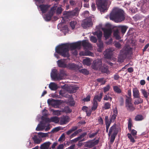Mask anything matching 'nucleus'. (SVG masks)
I'll list each match as a JSON object with an SVG mask.
<instances>
[{
    "instance_id": "f257e3e1",
    "label": "nucleus",
    "mask_w": 149,
    "mask_h": 149,
    "mask_svg": "<svg viewBox=\"0 0 149 149\" xmlns=\"http://www.w3.org/2000/svg\"><path fill=\"white\" fill-rule=\"evenodd\" d=\"M69 48L71 49H76L74 43L71 44H63L58 46L56 48V52L60 55L65 57L70 56L69 53Z\"/></svg>"
},
{
    "instance_id": "f03ea898",
    "label": "nucleus",
    "mask_w": 149,
    "mask_h": 149,
    "mask_svg": "<svg viewBox=\"0 0 149 149\" xmlns=\"http://www.w3.org/2000/svg\"><path fill=\"white\" fill-rule=\"evenodd\" d=\"M109 17L111 20L117 22H121L125 18L124 11L120 9L114 8L110 13Z\"/></svg>"
},
{
    "instance_id": "7ed1b4c3",
    "label": "nucleus",
    "mask_w": 149,
    "mask_h": 149,
    "mask_svg": "<svg viewBox=\"0 0 149 149\" xmlns=\"http://www.w3.org/2000/svg\"><path fill=\"white\" fill-rule=\"evenodd\" d=\"M60 73H58L57 70L56 69H53L52 73H51V78L54 81H59L62 80L63 79V75H65V73L64 70L61 69L60 70Z\"/></svg>"
},
{
    "instance_id": "20e7f679",
    "label": "nucleus",
    "mask_w": 149,
    "mask_h": 149,
    "mask_svg": "<svg viewBox=\"0 0 149 149\" xmlns=\"http://www.w3.org/2000/svg\"><path fill=\"white\" fill-rule=\"evenodd\" d=\"M79 8H76L74 10L71 11H66L64 14V16L62 18V20L65 21L66 19H69L74 16H77L79 14Z\"/></svg>"
},
{
    "instance_id": "39448f33",
    "label": "nucleus",
    "mask_w": 149,
    "mask_h": 149,
    "mask_svg": "<svg viewBox=\"0 0 149 149\" xmlns=\"http://www.w3.org/2000/svg\"><path fill=\"white\" fill-rule=\"evenodd\" d=\"M96 5L98 8L101 11L105 12L107 10V3L104 0H98L96 1Z\"/></svg>"
},
{
    "instance_id": "423d86ee",
    "label": "nucleus",
    "mask_w": 149,
    "mask_h": 149,
    "mask_svg": "<svg viewBox=\"0 0 149 149\" xmlns=\"http://www.w3.org/2000/svg\"><path fill=\"white\" fill-rule=\"evenodd\" d=\"M56 8L57 6H55L51 8L50 11L45 15V19L46 21H48L51 20V18L54 14L55 11L56 9Z\"/></svg>"
},
{
    "instance_id": "0eeeda50",
    "label": "nucleus",
    "mask_w": 149,
    "mask_h": 149,
    "mask_svg": "<svg viewBox=\"0 0 149 149\" xmlns=\"http://www.w3.org/2000/svg\"><path fill=\"white\" fill-rule=\"evenodd\" d=\"M92 25L91 19L87 18L83 20L81 23V26L84 29L89 27Z\"/></svg>"
},
{
    "instance_id": "6e6552de",
    "label": "nucleus",
    "mask_w": 149,
    "mask_h": 149,
    "mask_svg": "<svg viewBox=\"0 0 149 149\" xmlns=\"http://www.w3.org/2000/svg\"><path fill=\"white\" fill-rule=\"evenodd\" d=\"M99 143V140H97L95 141L90 140L84 143V146L86 147L91 148Z\"/></svg>"
},
{
    "instance_id": "1a4fd4ad",
    "label": "nucleus",
    "mask_w": 149,
    "mask_h": 149,
    "mask_svg": "<svg viewBox=\"0 0 149 149\" xmlns=\"http://www.w3.org/2000/svg\"><path fill=\"white\" fill-rule=\"evenodd\" d=\"M79 88V87L74 86H65V89L69 93H72L76 92L77 90Z\"/></svg>"
},
{
    "instance_id": "9d476101",
    "label": "nucleus",
    "mask_w": 149,
    "mask_h": 149,
    "mask_svg": "<svg viewBox=\"0 0 149 149\" xmlns=\"http://www.w3.org/2000/svg\"><path fill=\"white\" fill-rule=\"evenodd\" d=\"M120 51L121 52H122L127 56V55L131 53L132 48L130 47L129 46H125L122 49L120 50Z\"/></svg>"
},
{
    "instance_id": "9b49d317",
    "label": "nucleus",
    "mask_w": 149,
    "mask_h": 149,
    "mask_svg": "<svg viewBox=\"0 0 149 149\" xmlns=\"http://www.w3.org/2000/svg\"><path fill=\"white\" fill-rule=\"evenodd\" d=\"M102 62L101 60L98 61H93V63L92 65V68L93 69L97 70L100 69L101 66Z\"/></svg>"
},
{
    "instance_id": "f8f14e48",
    "label": "nucleus",
    "mask_w": 149,
    "mask_h": 149,
    "mask_svg": "<svg viewBox=\"0 0 149 149\" xmlns=\"http://www.w3.org/2000/svg\"><path fill=\"white\" fill-rule=\"evenodd\" d=\"M58 66L59 67L66 68L67 67V62L65 59H61L57 61Z\"/></svg>"
},
{
    "instance_id": "ddd939ff",
    "label": "nucleus",
    "mask_w": 149,
    "mask_h": 149,
    "mask_svg": "<svg viewBox=\"0 0 149 149\" xmlns=\"http://www.w3.org/2000/svg\"><path fill=\"white\" fill-rule=\"evenodd\" d=\"M104 54L105 58L110 59L113 55V50L111 49H108L105 50Z\"/></svg>"
},
{
    "instance_id": "4468645a",
    "label": "nucleus",
    "mask_w": 149,
    "mask_h": 149,
    "mask_svg": "<svg viewBox=\"0 0 149 149\" xmlns=\"http://www.w3.org/2000/svg\"><path fill=\"white\" fill-rule=\"evenodd\" d=\"M104 36L106 39L108 38L110 36L112 32L111 29H103Z\"/></svg>"
},
{
    "instance_id": "2eb2a0df",
    "label": "nucleus",
    "mask_w": 149,
    "mask_h": 149,
    "mask_svg": "<svg viewBox=\"0 0 149 149\" xmlns=\"http://www.w3.org/2000/svg\"><path fill=\"white\" fill-rule=\"evenodd\" d=\"M41 11L43 13H46L50 7V6L48 5L42 4L39 5Z\"/></svg>"
},
{
    "instance_id": "dca6fc26",
    "label": "nucleus",
    "mask_w": 149,
    "mask_h": 149,
    "mask_svg": "<svg viewBox=\"0 0 149 149\" xmlns=\"http://www.w3.org/2000/svg\"><path fill=\"white\" fill-rule=\"evenodd\" d=\"M81 45L85 48L90 49L92 47V45L86 40H83L81 42Z\"/></svg>"
},
{
    "instance_id": "f3484780",
    "label": "nucleus",
    "mask_w": 149,
    "mask_h": 149,
    "mask_svg": "<svg viewBox=\"0 0 149 149\" xmlns=\"http://www.w3.org/2000/svg\"><path fill=\"white\" fill-rule=\"evenodd\" d=\"M118 112L117 107H115L113 109V114L111 116H110V119L112 122H113L116 118L118 115Z\"/></svg>"
},
{
    "instance_id": "a211bd4d",
    "label": "nucleus",
    "mask_w": 149,
    "mask_h": 149,
    "mask_svg": "<svg viewBox=\"0 0 149 149\" xmlns=\"http://www.w3.org/2000/svg\"><path fill=\"white\" fill-rule=\"evenodd\" d=\"M66 68L75 70H77L79 69L78 66L73 63H69L67 65V67Z\"/></svg>"
},
{
    "instance_id": "6ab92c4d",
    "label": "nucleus",
    "mask_w": 149,
    "mask_h": 149,
    "mask_svg": "<svg viewBox=\"0 0 149 149\" xmlns=\"http://www.w3.org/2000/svg\"><path fill=\"white\" fill-rule=\"evenodd\" d=\"M32 139L35 144H39L42 141V138L37 135H34L33 137H32Z\"/></svg>"
},
{
    "instance_id": "aec40b11",
    "label": "nucleus",
    "mask_w": 149,
    "mask_h": 149,
    "mask_svg": "<svg viewBox=\"0 0 149 149\" xmlns=\"http://www.w3.org/2000/svg\"><path fill=\"white\" fill-rule=\"evenodd\" d=\"M126 57L127 56L120 51V54L118 56V61L121 62H123Z\"/></svg>"
},
{
    "instance_id": "412c9836",
    "label": "nucleus",
    "mask_w": 149,
    "mask_h": 149,
    "mask_svg": "<svg viewBox=\"0 0 149 149\" xmlns=\"http://www.w3.org/2000/svg\"><path fill=\"white\" fill-rule=\"evenodd\" d=\"M97 45L98 47V51L100 52H102L104 47L103 43L102 41L101 40H98V42L97 43Z\"/></svg>"
},
{
    "instance_id": "4be33fe9",
    "label": "nucleus",
    "mask_w": 149,
    "mask_h": 149,
    "mask_svg": "<svg viewBox=\"0 0 149 149\" xmlns=\"http://www.w3.org/2000/svg\"><path fill=\"white\" fill-rule=\"evenodd\" d=\"M103 94V93L101 92L100 93L99 95H95L94 97L93 101L97 102V100L99 102H100L102 98Z\"/></svg>"
},
{
    "instance_id": "5701e85b",
    "label": "nucleus",
    "mask_w": 149,
    "mask_h": 149,
    "mask_svg": "<svg viewBox=\"0 0 149 149\" xmlns=\"http://www.w3.org/2000/svg\"><path fill=\"white\" fill-rule=\"evenodd\" d=\"M51 143L49 142H47L42 144L40 146L41 149H48Z\"/></svg>"
},
{
    "instance_id": "b1692460",
    "label": "nucleus",
    "mask_w": 149,
    "mask_h": 149,
    "mask_svg": "<svg viewBox=\"0 0 149 149\" xmlns=\"http://www.w3.org/2000/svg\"><path fill=\"white\" fill-rule=\"evenodd\" d=\"M133 96L135 98H137L140 97L139 92L138 89L136 88L133 89Z\"/></svg>"
},
{
    "instance_id": "393cba45",
    "label": "nucleus",
    "mask_w": 149,
    "mask_h": 149,
    "mask_svg": "<svg viewBox=\"0 0 149 149\" xmlns=\"http://www.w3.org/2000/svg\"><path fill=\"white\" fill-rule=\"evenodd\" d=\"M100 70L103 72L108 73L109 71V67L106 65H104L101 66Z\"/></svg>"
},
{
    "instance_id": "a878e982",
    "label": "nucleus",
    "mask_w": 149,
    "mask_h": 149,
    "mask_svg": "<svg viewBox=\"0 0 149 149\" xmlns=\"http://www.w3.org/2000/svg\"><path fill=\"white\" fill-rule=\"evenodd\" d=\"M45 124L42 123H41L40 124H38L36 128V130L37 131H41L44 130L45 127Z\"/></svg>"
},
{
    "instance_id": "bb28decb",
    "label": "nucleus",
    "mask_w": 149,
    "mask_h": 149,
    "mask_svg": "<svg viewBox=\"0 0 149 149\" xmlns=\"http://www.w3.org/2000/svg\"><path fill=\"white\" fill-rule=\"evenodd\" d=\"M125 105L127 110L129 111H132L135 109V107L134 106L133 104L132 103Z\"/></svg>"
},
{
    "instance_id": "cd10ccee",
    "label": "nucleus",
    "mask_w": 149,
    "mask_h": 149,
    "mask_svg": "<svg viewBox=\"0 0 149 149\" xmlns=\"http://www.w3.org/2000/svg\"><path fill=\"white\" fill-rule=\"evenodd\" d=\"M49 87L52 90H55L57 89V85L54 82L51 83L49 84Z\"/></svg>"
},
{
    "instance_id": "c85d7f7f",
    "label": "nucleus",
    "mask_w": 149,
    "mask_h": 149,
    "mask_svg": "<svg viewBox=\"0 0 149 149\" xmlns=\"http://www.w3.org/2000/svg\"><path fill=\"white\" fill-rule=\"evenodd\" d=\"M119 31L118 29H116L113 32V35L116 39L119 40L120 38V37L119 35Z\"/></svg>"
},
{
    "instance_id": "c756f323",
    "label": "nucleus",
    "mask_w": 149,
    "mask_h": 149,
    "mask_svg": "<svg viewBox=\"0 0 149 149\" xmlns=\"http://www.w3.org/2000/svg\"><path fill=\"white\" fill-rule=\"evenodd\" d=\"M94 35L97 36L98 40H101V38L102 36V33L101 31L95 32L93 33Z\"/></svg>"
},
{
    "instance_id": "7c9ffc66",
    "label": "nucleus",
    "mask_w": 149,
    "mask_h": 149,
    "mask_svg": "<svg viewBox=\"0 0 149 149\" xmlns=\"http://www.w3.org/2000/svg\"><path fill=\"white\" fill-rule=\"evenodd\" d=\"M144 119L143 116L141 115L138 114L136 115L135 118L134 120L136 121H141Z\"/></svg>"
},
{
    "instance_id": "2f4dec72",
    "label": "nucleus",
    "mask_w": 149,
    "mask_h": 149,
    "mask_svg": "<svg viewBox=\"0 0 149 149\" xmlns=\"http://www.w3.org/2000/svg\"><path fill=\"white\" fill-rule=\"evenodd\" d=\"M83 63L84 65L88 66L90 65L91 63L89 58H88L84 59L83 61Z\"/></svg>"
},
{
    "instance_id": "473e14b6",
    "label": "nucleus",
    "mask_w": 149,
    "mask_h": 149,
    "mask_svg": "<svg viewBox=\"0 0 149 149\" xmlns=\"http://www.w3.org/2000/svg\"><path fill=\"white\" fill-rule=\"evenodd\" d=\"M133 126L132 121L131 118H130L128 120V128L129 131L131 130V127Z\"/></svg>"
},
{
    "instance_id": "72a5a7b5",
    "label": "nucleus",
    "mask_w": 149,
    "mask_h": 149,
    "mask_svg": "<svg viewBox=\"0 0 149 149\" xmlns=\"http://www.w3.org/2000/svg\"><path fill=\"white\" fill-rule=\"evenodd\" d=\"M82 131V130L81 129H79L76 130L70 135V137L72 138L76 136L79 133L81 132Z\"/></svg>"
},
{
    "instance_id": "f704fd0d",
    "label": "nucleus",
    "mask_w": 149,
    "mask_h": 149,
    "mask_svg": "<svg viewBox=\"0 0 149 149\" xmlns=\"http://www.w3.org/2000/svg\"><path fill=\"white\" fill-rule=\"evenodd\" d=\"M137 98V99H136L135 100V101L134 102L135 104H139L143 103V100L142 98H140V97Z\"/></svg>"
},
{
    "instance_id": "c9c22d12",
    "label": "nucleus",
    "mask_w": 149,
    "mask_h": 149,
    "mask_svg": "<svg viewBox=\"0 0 149 149\" xmlns=\"http://www.w3.org/2000/svg\"><path fill=\"white\" fill-rule=\"evenodd\" d=\"M105 120L106 125H110L111 123L112 122L110 119L109 120V116H105Z\"/></svg>"
},
{
    "instance_id": "e433bc0d",
    "label": "nucleus",
    "mask_w": 149,
    "mask_h": 149,
    "mask_svg": "<svg viewBox=\"0 0 149 149\" xmlns=\"http://www.w3.org/2000/svg\"><path fill=\"white\" fill-rule=\"evenodd\" d=\"M113 90L115 92L117 93H120L122 92L121 89L117 86H114Z\"/></svg>"
},
{
    "instance_id": "4c0bfd02",
    "label": "nucleus",
    "mask_w": 149,
    "mask_h": 149,
    "mask_svg": "<svg viewBox=\"0 0 149 149\" xmlns=\"http://www.w3.org/2000/svg\"><path fill=\"white\" fill-rule=\"evenodd\" d=\"M98 107V103L97 102L93 101V105L91 108L92 111H95L97 108Z\"/></svg>"
},
{
    "instance_id": "58836bf2",
    "label": "nucleus",
    "mask_w": 149,
    "mask_h": 149,
    "mask_svg": "<svg viewBox=\"0 0 149 149\" xmlns=\"http://www.w3.org/2000/svg\"><path fill=\"white\" fill-rule=\"evenodd\" d=\"M68 118L67 117H64L61 118L60 121V123L61 125H63L66 124L68 122Z\"/></svg>"
},
{
    "instance_id": "ea45409f",
    "label": "nucleus",
    "mask_w": 149,
    "mask_h": 149,
    "mask_svg": "<svg viewBox=\"0 0 149 149\" xmlns=\"http://www.w3.org/2000/svg\"><path fill=\"white\" fill-rule=\"evenodd\" d=\"M50 120L51 122H54L55 123H58L59 121L58 118L56 116L51 117Z\"/></svg>"
},
{
    "instance_id": "a19ab883",
    "label": "nucleus",
    "mask_w": 149,
    "mask_h": 149,
    "mask_svg": "<svg viewBox=\"0 0 149 149\" xmlns=\"http://www.w3.org/2000/svg\"><path fill=\"white\" fill-rule=\"evenodd\" d=\"M121 30V32L123 34H124L126 32L128 27L125 26H121L120 27Z\"/></svg>"
},
{
    "instance_id": "79ce46f5",
    "label": "nucleus",
    "mask_w": 149,
    "mask_h": 149,
    "mask_svg": "<svg viewBox=\"0 0 149 149\" xmlns=\"http://www.w3.org/2000/svg\"><path fill=\"white\" fill-rule=\"evenodd\" d=\"M38 136L41 138L45 137L48 136V134L47 133H44L42 132H39L38 133Z\"/></svg>"
},
{
    "instance_id": "37998d69",
    "label": "nucleus",
    "mask_w": 149,
    "mask_h": 149,
    "mask_svg": "<svg viewBox=\"0 0 149 149\" xmlns=\"http://www.w3.org/2000/svg\"><path fill=\"white\" fill-rule=\"evenodd\" d=\"M117 134V133L115 132L111 135L110 139V142L111 143H113L114 142Z\"/></svg>"
},
{
    "instance_id": "c03bdc74",
    "label": "nucleus",
    "mask_w": 149,
    "mask_h": 149,
    "mask_svg": "<svg viewBox=\"0 0 149 149\" xmlns=\"http://www.w3.org/2000/svg\"><path fill=\"white\" fill-rule=\"evenodd\" d=\"M111 104L109 102H106L104 103L103 108L105 109H108L110 108Z\"/></svg>"
},
{
    "instance_id": "a18cd8bd",
    "label": "nucleus",
    "mask_w": 149,
    "mask_h": 149,
    "mask_svg": "<svg viewBox=\"0 0 149 149\" xmlns=\"http://www.w3.org/2000/svg\"><path fill=\"white\" fill-rule=\"evenodd\" d=\"M126 99L125 100V105L132 104V99L131 97L126 96Z\"/></svg>"
},
{
    "instance_id": "49530a36",
    "label": "nucleus",
    "mask_w": 149,
    "mask_h": 149,
    "mask_svg": "<svg viewBox=\"0 0 149 149\" xmlns=\"http://www.w3.org/2000/svg\"><path fill=\"white\" fill-rule=\"evenodd\" d=\"M109 99L110 100V101L111 102L112 100V98L109 96V93H108L107 95H104L103 98V100H104L107 101Z\"/></svg>"
},
{
    "instance_id": "de8ad7c7",
    "label": "nucleus",
    "mask_w": 149,
    "mask_h": 149,
    "mask_svg": "<svg viewBox=\"0 0 149 149\" xmlns=\"http://www.w3.org/2000/svg\"><path fill=\"white\" fill-rule=\"evenodd\" d=\"M77 24V22L76 21H72L70 22V25L72 29L75 28V25Z\"/></svg>"
},
{
    "instance_id": "09e8293b",
    "label": "nucleus",
    "mask_w": 149,
    "mask_h": 149,
    "mask_svg": "<svg viewBox=\"0 0 149 149\" xmlns=\"http://www.w3.org/2000/svg\"><path fill=\"white\" fill-rule=\"evenodd\" d=\"M127 136H128V137L129 138V139L130 140V141L133 143H134L135 142V140L134 139V138L133 137L132 135L130 133H128L127 134Z\"/></svg>"
},
{
    "instance_id": "8fccbe9b",
    "label": "nucleus",
    "mask_w": 149,
    "mask_h": 149,
    "mask_svg": "<svg viewBox=\"0 0 149 149\" xmlns=\"http://www.w3.org/2000/svg\"><path fill=\"white\" fill-rule=\"evenodd\" d=\"M79 72L84 74L88 75L89 74V72L85 69H82L79 70Z\"/></svg>"
},
{
    "instance_id": "3c124183",
    "label": "nucleus",
    "mask_w": 149,
    "mask_h": 149,
    "mask_svg": "<svg viewBox=\"0 0 149 149\" xmlns=\"http://www.w3.org/2000/svg\"><path fill=\"white\" fill-rule=\"evenodd\" d=\"M141 91L144 97L146 98H147L148 97V95L147 92L146 90L145 89H142Z\"/></svg>"
},
{
    "instance_id": "603ef678",
    "label": "nucleus",
    "mask_w": 149,
    "mask_h": 149,
    "mask_svg": "<svg viewBox=\"0 0 149 149\" xmlns=\"http://www.w3.org/2000/svg\"><path fill=\"white\" fill-rule=\"evenodd\" d=\"M75 47L76 48H80L81 46V41H78L74 43Z\"/></svg>"
},
{
    "instance_id": "864d4df0",
    "label": "nucleus",
    "mask_w": 149,
    "mask_h": 149,
    "mask_svg": "<svg viewBox=\"0 0 149 149\" xmlns=\"http://www.w3.org/2000/svg\"><path fill=\"white\" fill-rule=\"evenodd\" d=\"M90 40L91 41L94 43H95L97 41V39L96 37L93 36H91L90 38Z\"/></svg>"
},
{
    "instance_id": "5fc2aeb1",
    "label": "nucleus",
    "mask_w": 149,
    "mask_h": 149,
    "mask_svg": "<svg viewBox=\"0 0 149 149\" xmlns=\"http://www.w3.org/2000/svg\"><path fill=\"white\" fill-rule=\"evenodd\" d=\"M52 101H55L54 103L53 104L54 105H59V102L58 101H55L54 99H52V100H48V101H47L48 102L49 104H51V102Z\"/></svg>"
},
{
    "instance_id": "6e6d98bb",
    "label": "nucleus",
    "mask_w": 149,
    "mask_h": 149,
    "mask_svg": "<svg viewBox=\"0 0 149 149\" xmlns=\"http://www.w3.org/2000/svg\"><path fill=\"white\" fill-rule=\"evenodd\" d=\"M103 78H99L97 79V80L98 82H101L102 85H104L106 82V81H103Z\"/></svg>"
},
{
    "instance_id": "4d7b16f0",
    "label": "nucleus",
    "mask_w": 149,
    "mask_h": 149,
    "mask_svg": "<svg viewBox=\"0 0 149 149\" xmlns=\"http://www.w3.org/2000/svg\"><path fill=\"white\" fill-rule=\"evenodd\" d=\"M110 88V86L109 84L107 85L106 86L104 87L103 90L104 92L105 93L107 91H108Z\"/></svg>"
},
{
    "instance_id": "13d9d810",
    "label": "nucleus",
    "mask_w": 149,
    "mask_h": 149,
    "mask_svg": "<svg viewBox=\"0 0 149 149\" xmlns=\"http://www.w3.org/2000/svg\"><path fill=\"white\" fill-rule=\"evenodd\" d=\"M91 96L88 95L86 97L83 99V100L84 102H88L90 100Z\"/></svg>"
},
{
    "instance_id": "bf43d9fd",
    "label": "nucleus",
    "mask_w": 149,
    "mask_h": 149,
    "mask_svg": "<svg viewBox=\"0 0 149 149\" xmlns=\"http://www.w3.org/2000/svg\"><path fill=\"white\" fill-rule=\"evenodd\" d=\"M98 131H97V132H96L95 133H93L91 134H90L89 135V137L90 138H92L93 137L97 135V133H98Z\"/></svg>"
},
{
    "instance_id": "052dcab7",
    "label": "nucleus",
    "mask_w": 149,
    "mask_h": 149,
    "mask_svg": "<svg viewBox=\"0 0 149 149\" xmlns=\"http://www.w3.org/2000/svg\"><path fill=\"white\" fill-rule=\"evenodd\" d=\"M62 11V8L61 7H58L56 10L57 14H59L61 13Z\"/></svg>"
},
{
    "instance_id": "680f3d73",
    "label": "nucleus",
    "mask_w": 149,
    "mask_h": 149,
    "mask_svg": "<svg viewBox=\"0 0 149 149\" xmlns=\"http://www.w3.org/2000/svg\"><path fill=\"white\" fill-rule=\"evenodd\" d=\"M65 138V135L64 133H63L60 136L58 139L59 141H61L64 138Z\"/></svg>"
},
{
    "instance_id": "e2e57ef3",
    "label": "nucleus",
    "mask_w": 149,
    "mask_h": 149,
    "mask_svg": "<svg viewBox=\"0 0 149 149\" xmlns=\"http://www.w3.org/2000/svg\"><path fill=\"white\" fill-rule=\"evenodd\" d=\"M130 131H131V134L134 136L136 135L137 134L136 131L134 129L131 130Z\"/></svg>"
},
{
    "instance_id": "0e129e2a",
    "label": "nucleus",
    "mask_w": 149,
    "mask_h": 149,
    "mask_svg": "<svg viewBox=\"0 0 149 149\" xmlns=\"http://www.w3.org/2000/svg\"><path fill=\"white\" fill-rule=\"evenodd\" d=\"M87 132H84L82 134L80 135L79 136V138L80 139H81L82 138L84 137L87 135Z\"/></svg>"
},
{
    "instance_id": "69168bd1",
    "label": "nucleus",
    "mask_w": 149,
    "mask_h": 149,
    "mask_svg": "<svg viewBox=\"0 0 149 149\" xmlns=\"http://www.w3.org/2000/svg\"><path fill=\"white\" fill-rule=\"evenodd\" d=\"M120 76L117 74H116L114 75L113 79L115 80H118Z\"/></svg>"
},
{
    "instance_id": "338daca9",
    "label": "nucleus",
    "mask_w": 149,
    "mask_h": 149,
    "mask_svg": "<svg viewBox=\"0 0 149 149\" xmlns=\"http://www.w3.org/2000/svg\"><path fill=\"white\" fill-rule=\"evenodd\" d=\"M115 47L117 48H119L121 47V45L120 43L119 42H117L115 44Z\"/></svg>"
},
{
    "instance_id": "774afa93",
    "label": "nucleus",
    "mask_w": 149,
    "mask_h": 149,
    "mask_svg": "<svg viewBox=\"0 0 149 149\" xmlns=\"http://www.w3.org/2000/svg\"><path fill=\"white\" fill-rule=\"evenodd\" d=\"M70 3L72 6H74L76 4L75 1L73 0H70Z\"/></svg>"
}]
</instances>
